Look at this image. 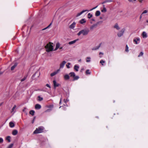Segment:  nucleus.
I'll list each match as a JSON object with an SVG mask.
<instances>
[{
  "label": "nucleus",
  "instance_id": "dca6fc26",
  "mask_svg": "<svg viewBox=\"0 0 148 148\" xmlns=\"http://www.w3.org/2000/svg\"><path fill=\"white\" fill-rule=\"evenodd\" d=\"M142 36L143 38H146L147 37V34L145 32H143L142 33Z\"/></svg>",
  "mask_w": 148,
  "mask_h": 148
},
{
  "label": "nucleus",
  "instance_id": "6e6552de",
  "mask_svg": "<svg viewBox=\"0 0 148 148\" xmlns=\"http://www.w3.org/2000/svg\"><path fill=\"white\" fill-rule=\"evenodd\" d=\"M53 86L55 88L56 87L59 86L60 85V84L58 83H57L56 80H54L53 81Z\"/></svg>",
  "mask_w": 148,
  "mask_h": 148
},
{
  "label": "nucleus",
  "instance_id": "412c9836",
  "mask_svg": "<svg viewBox=\"0 0 148 148\" xmlns=\"http://www.w3.org/2000/svg\"><path fill=\"white\" fill-rule=\"evenodd\" d=\"M18 133V131L16 130H14L12 132V134L13 135H16Z\"/></svg>",
  "mask_w": 148,
  "mask_h": 148
},
{
  "label": "nucleus",
  "instance_id": "393cba45",
  "mask_svg": "<svg viewBox=\"0 0 148 148\" xmlns=\"http://www.w3.org/2000/svg\"><path fill=\"white\" fill-rule=\"evenodd\" d=\"M79 68V66L77 65H75L74 66V69L76 71H78Z\"/></svg>",
  "mask_w": 148,
  "mask_h": 148
},
{
  "label": "nucleus",
  "instance_id": "a211bd4d",
  "mask_svg": "<svg viewBox=\"0 0 148 148\" xmlns=\"http://www.w3.org/2000/svg\"><path fill=\"white\" fill-rule=\"evenodd\" d=\"M100 46H101V44H100L99 46L92 48V50H96L98 49L100 47Z\"/></svg>",
  "mask_w": 148,
  "mask_h": 148
},
{
  "label": "nucleus",
  "instance_id": "8fccbe9b",
  "mask_svg": "<svg viewBox=\"0 0 148 148\" xmlns=\"http://www.w3.org/2000/svg\"><path fill=\"white\" fill-rule=\"evenodd\" d=\"M129 2H133L136 1V0H128Z\"/></svg>",
  "mask_w": 148,
  "mask_h": 148
},
{
  "label": "nucleus",
  "instance_id": "f257e3e1",
  "mask_svg": "<svg viewBox=\"0 0 148 148\" xmlns=\"http://www.w3.org/2000/svg\"><path fill=\"white\" fill-rule=\"evenodd\" d=\"M89 32V30L88 28L85 29L80 31L77 34L78 36H79L81 34L83 36L87 35Z\"/></svg>",
  "mask_w": 148,
  "mask_h": 148
},
{
  "label": "nucleus",
  "instance_id": "e433bc0d",
  "mask_svg": "<svg viewBox=\"0 0 148 148\" xmlns=\"http://www.w3.org/2000/svg\"><path fill=\"white\" fill-rule=\"evenodd\" d=\"M86 74H90L91 72L90 71V70L89 69H87L86 70Z\"/></svg>",
  "mask_w": 148,
  "mask_h": 148
},
{
  "label": "nucleus",
  "instance_id": "9d476101",
  "mask_svg": "<svg viewBox=\"0 0 148 148\" xmlns=\"http://www.w3.org/2000/svg\"><path fill=\"white\" fill-rule=\"evenodd\" d=\"M66 63V62L65 61H62L60 64V69L63 68Z\"/></svg>",
  "mask_w": 148,
  "mask_h": 148
},
{
  "label": "nucleus",
  "instance_id": "09e8293b",
  "mask_svg": "<svg viewBox=\"0 0 148 148\" xmlns=\"http://www.w3.org/2000/svg\"><path fill=\"white\" fill-rule=\"evenodd\" d=\"M69 101V100L67 99H64V101L65 103H66V102H68Z\"/></svg>",
  "mask_w": 148,
  "mask_h": 148
},
{
  "label": "nucleus",
  "instance_id": "a878e982",
  "mask_svg": "<svg viewBox=\"0 0 148 148\" xmlns=\"http://www.w3.org/2000/svg\"><path fill=\"white\" fill-rule=\"evenodd\" d=\"M23 111L26 114H27V108L26 107H24L23 110Z\"/></svg>",
  "mask_w": 148,
  "mask_h": 148
},
{
  "label": "nucleus",
  "instance_id": "338daca9",
  "mask_svg": "<svg viewBox=\"0 0 148 148\" xmlns=\"http://www.w3.org/2000/svg\"><path fill=\"white\" fill-rule=\"evenodd\" d=\"M146 22H147L148 23V20H147Z\"/></svg>",
  "mask_w": 148,
  "mask_h": 148
},
{
  "label": "nucleus",
  "instance_id": "680f3d73",
  "mask_svg": "<svg viewBox=\"0 0 148 148\" xmlns=\"http://www.w3.org/2000/svg\"><path fill=\"white\" fill-rule=\"evenodd\" d=\"M84 70V69L83 68L82 69H81V72H82V71L83 70Z\"/></svg>",
  "mask_w": 148,
  "mask_h": 148
},
{
  "label": "nucleus",
  "instance_id": "5701e85b",
  "mask_svg": "<svg viewBox=\"0 0 148 148\" xmlns=\"http://www.w3.org/2000/svg\"><path fill=\"white\" fill-rule=\"evenodd\" d=\"M17 65V63H15L12 66L11 68V70L12 71L14 69L16 66Z\"/></svg>",
  "mask_w": 148,
  "mask_h": 148
},
{
  "label": "nucleus",
  "instance_id": "b1692460",
  "mask_svg": "<svg viewBox=\"0 0 148 148\" xmlns=\"http://www.w3.org/2000/svg\"><path fill=\"white\" fill-rule=\"evenodd\" d=\"M114 28H116L117 30H119L120 29L117 23H116L114 26Z\"/></svg>",
  "mask_w": 148,
  "mask_h": 148
},
{
  "label": "nucleus",
  "instance_id": "de8ad7c7",
  "mask_svg": "<svg viewBox=\"0 0 148 148\" xmlns=\"http://www.w3.org/2000/svg\"><path fill=\"white\" fill-rule=\"evenodd\" d=\"M16 106L15 105L14 106V107H13L12 108V112L14 111V110L15 108H16Z\"/></svg>",
  "mask_w": 148,
  "mask_h": 148
},
{
  "label": "nucleus",
  "instance_id": "4c0bfd02",
  "mask_svg": "<svg viewBox=\"0 0 148 148\" xmlns=\"http://www.w3.org/2000/svg\"><path fill=\"white\" fill-rule=\"evenodd\" d=\"M52 110L51 109H47V110H46L45 111V112H50Z\"/></svg>",
  "mask_w": 148,
  "mask_h": 148
},
{
  "label": "nucleus",
  "instance_id": "39448f33",
  "mask_svg": "<svg viewBox=\"0 0 148 148\" xmlns=\"http://www.w3.org/2000/svg\"><path fill=\"white\" fill-rule=\"evenodd\" d=\"M125 29H122L121 31H120L117 34L118 36L119 37H121L122 36L124 32Z\"/></svg>",
  "mask_w": 148,
  "mask_h": 148
},
{
  "label": "nucleus",
  "instance_id": "4d7b16f0",
  "mask_svg": "<svg viewBox=\"0 0 148 148\" xmlns=\"http://www.w3.org/2000/svg\"><path fill=\"white\" fill-rule=\"evenodd\" d=\"M61 99H60V101L59 102V104H60L61 103Z\"/></svg>",
  "mask_w": 148,
  "mask_h": 148
},
{
  "label": "nucleus",
  "instance_id": "774afa93",
  "mask_svg": "<svg viewBox=\"0 0 148 148\" xmlns=\"http://www.w3.org/2000/svg\"><path fill=\"white\" fill-rule=\"evenodd\" d=\"M35 74H34L33 75V76H35Z\"/></svg>",
  "mask_w": 148,
  "mask_h": 148
},
{
  "label": "nucleus",
  "instance_id": "423d86ee",
  "mask_svg": "<svg viewBox=\"0 0 148 148\" xmlns=\"http://www.w3.org/2000/svg\"><path fill=\"white\" fill-rule=\"evenodd\" d=\"M99 22H97L96 23L92 25H91L90 27V29L91 30H92L94 28L96 27L97 25L99 24Z\"/></svg>",
  "mask_w": 148,
  "mask_h": 148
},
{
  "label": "nucleus",
  "instance_id": "473e14b6",
  "mask_svg": "<svg viewBox=\"0 0 148 148\" xmlns=\"http://www.w3.org/2000/svg\"><path fill=\"white\" fill-rule=\"evenodd\" d=\"M105 63V61L102 60H101L100 61V63H101L102 66L103 65V63Z\"/></svg>",
  "mask_w": 148,
  "mask_h": 148
},
{
  "label": "nucleus",
  "instance_id": "f03ea898",
  "mask_svg": "<svg viewBox=\"0 0 148 148\" xmlns=\"http://www.w3.org/2000/svg\"><path fill=\"white\" fill-rule=\"evenodd\" d=\"M52 44H53V43L49 42L45 46V48L46 49V51L47 52H49L53 50V46L52 45Z\"/></svg>",
  "mask_w": 148,
  "mask_h": 148
},
{
  "label": "nucleus",
  "instance_id": "f8f14e48",
  "mask_svg": "<svg viewBox=\"0 0 148 148\" xmlns=\"http://www.w3.org/2000/svg\"><path fill=\"white\" fill-rule=\"evenodd\" d=\"M41 106L38 104H36L35 106V108L36 109H39L41 108Z\"/></svg>",
  "mask_w": 148,
  "mask_h": 148
},
{
  "label": "nucleus",
  "instance_id": "5fc2aeb1",
  "mask_svg": "<svg viewBox=\"0 0 148 148\" xmlns=\"http://www.w3.org/2000/svg\"><path fill=\"white\" fill-rule=\"evenodd\" d=\"M142 15V14H141V15H140V19H141V18H142V15Z\"/></svg>",
  "mask_w": 148,
  "mask_h": 148
},
{
  "label": "nucleus",
  "instance_id": "7c9ffc66",
  "mask_svg": "<svg viewBox=\"0 0 148 148\" xmlns=\"http://www.w3.org/2000/svg\"><path fill=\"white\" fill-rule=\"evenodd\" d=\"M35 113V111L33 110H31L29 112V114L32 115H34Z\"/></svg>",
  "mask_w": 148,
  "mask_h": 148
},
{
  "label": "nucleus",
  "instance_id": "79ce46f5",
  "mask_svg": "<svg viewBox=\"0 0 148 148\" xmlns=\"http://www.w3.org/2000/svg\"><path fill=\"white\" fill-rule=\"evenodd\" d=\"M3 141V140L2 138H0V144L2 143Z\"/></svg>",
  "mask_w": 148,
  "mask_h": 148
},
{
  "label": "nucleus",
  "instance_id": "20e7f679",
  "mask_svg": "<svg viewBox=\"0 0 148 148\" xmlns=\"http://www.w3.org/2000/svg\"><path fill=\"white\" fill-rule=\"evenodd\" d=\"M70 77L73 78V81L77 80L79 78L78 76H76L74 72H71L69 74Z\"/></svg>",
  "mask_w": 148,
  "mask_h": 148
},
{
  "label": "nucleus",
  "instance_id": "f3484780",
  "mask_svg": "<svg viewBox=\"0 0 148 148\" xmlns=\"http://www.w3.org/2000/svg\"><path fill=\"white\" fill-rule=\"evenodd\" d=\"M9 125V126L11 127H13L15 125L14 123L12 122H10Z\"/></svg>",
  "mask_w": 148,
  "mask_h": 148
},
{
  "label": "nucleus",
  "instance_id": "0eeeda50",
  "mask_svg": "<svg viewBox=\"0 0 148 148\" xmlns=\"http://www.w3.org/2000/svg\"><path fill=\"white\" fill-rule=\"evenodd\" d=\"M140 41V39L139 38H136L134 39L133 42L136 44H138Z\"/></svg>",
  "mask_w": 148,
  "mask_h": 148
},
{
  "label": "nucleus",
  "instance_id": "1a4fd4ad",
  "mask_svg": "<svg viewBox=\"0 0 148 148\" xmlns=\"http://www.w3.org/2000/svg\"><path fill=\"white\" fill-rule=\"evenodd\" d=\"M88 11H89V10H83L82 11H81L80 12L78 13L77 14L76 16V17H78V16H80L84 12H88Z\"/></svg>",
  "mask_w": 148,
  "mask_h": 148
},
{
  "label": "nucleus",
  "instance_id": "bf43d9fd",
  "mask_svg": "<svg viewBox=\"0 0 148 148\" xmlns=\"http://www.w3.org/2000/svg\"><path fill=\"white\" fill-rule=\"evenodd\" d=\"M3 72H1V71H0V75L1 74H2V73H3Z\"/></svg>",
  "mask_w": 148,
  "mask_h": 148
},
{
  "label": "nucleus",
  "instance_id": "bb28decb",
  "mask_svg": "<svg viewBox=\"0 0 148 148\" xmlns=\"http://www.w3.org/2000/svg\"><path fill=\"white\" fill-rule=\"evenodd\" d=\"M100 14V12L99 11H97L95 12V15L96 16H98Z\"/></svg>",
  "mask_w": 148,
  "mask_h": 148
},
{
  "label": "nucleus",
  "instance_id": "cd10ccee",
  "mask_svg": "<svg viewBox=\"0 0 148 148\" xmlns=\"http://www.w3.org/2000/svg\"><path fill=\"white\" fill-rule=\"evenodd\" d=\"M91 58L90 57H87L86 59V61L87 62H90V61Z\"/></svg>",
  "mask_w": 148,
  "mask_h": 148
},
{
  "label": "nucleus",
  "instance_id": "ddd939ff",
  "mask_svg": "<svg viewBox=\"0 0 148 148\" xmlns=\"http://www.w3.org/2000/svg\"><path fill=\"white\" fill-rule=\"evenodd\" d=\"M79 40L78 39H76L75 40H74L73 41H70L69 42V45H71L75 43L76 41H78Z\"/></svg>",
  "mask_w": 148,
  "mask_h": 148
},
{
  "label": "nucleus",
  "instance_id": "6e6d98bb",
  "mask_svg": "<svg viewBox=\"0 0 148 148\" xmlns=\"http://www.w3.org/2000/svg\"><path fill=\"white\" fill-rule=\"evenodd\" d=\"M91 21H95V19L94 18H92L91 19Z\"/></svg>",
  "mask_w": 148,
  "mask_h": 148
},
{
  "label": "nucleus",
  "instance_id": "0e129e2a",
  "mask_svg": "<svg viewBox=\"0 0 148 148\" xmlns=\"http://www.w3.org/2000/svg\"><path fill=\"white\" fill-rule=\"evenodd\" d=\"M100 19H102V17H100Z\"/></svg>",
  "mask_w": 148,
  "mask_h": 148
},
{
  "label": "nucleus",
  "instance_id": "a19ab883",
  "mask_svg": "<svg viewBox=\"0 0 148 148\" xmlns=\"http://www.w3.org/2000/svg\"><path fill=\"white\" fill-rule=\"evenodd\" d=\"M38 100L39 101H42L43 99L42 97H40V96H38Z\"/></svg>",
  "mask_w": 148,
  "mask_h": 148
},
{
  "label": "nucleus",
  "instance_id": "6ab92c4d",
  "mask_svg": "<svg viewBox=\"0 0 148 148\" xmlns=\"http://www.w3.org/2000/svg\"><path fill=\"white\" fill-rule=\"evenodd\" d=\"M64 78L65 80H67L69 79L70 77L68 75L66 74L64 75Z\"/></svg>",
  "mask_w": 148,
  "mask_h": 148
},
{
  "label": "nucleus",
  "instance_id": "13d9d810",
  "mask_svg": "<svg viewBox=\"0 0 148 148\" xmlns=\"http://www.w3.org/2000/svg\"><path fill=\"white\" fill-rule=\"evenodd\" d=\"M43 10H43V9H42V10H40V12H43Z\"/></svg>",
  "mask_w": 148,
  "mask_h": 148
},
{
  "label": "nucleus",
  "instance_id": "f704fd0d",
  "mask_svg": "<svg viewBox=\"0 0 148 148\" xmlns=\"http://www.w3.org/2000/svg\"><path fill=\"white\" fill-rule=\"evenodd\" d=\"M14 145L13 143H12L10 144L7 147V148H12Z\"/></svg>",
  "mask_w": 148,
  "mask_h": 148
},
{
  "label": "nucleus",
  "instance_id": "69168bd1",
  "mask_svg": "<svg viewBox=\"0 0 148 148\" xmlns=\"http://www.w3.org/2000/svg\"><path fill=\"white\" fill-rule=\"evenodd\" d=\"M103 7H105V5H103Z\"/></svg>",
  "mask_w": 148,
  "mask_h": 148
},
{
  "label": "nucleus",
  "instance_id": "4be33fe9",
  "mask_svg": "<svg viewBox=\"0 0 148 148\" xmlns=\"http://www.w3.org/2000/svg\"><path fill=\"white\" fill-rule=\"evenodd\" d=\"M113 1L111 0H106L103 2H102L101 3L102 4H103L104 3H106L107 2H111Z\"/></svg>",
  "mask_w": 148,
  "mask_h": 148
},
{
  "label": "nucleus",
  "instance_id": "3c124183",
  "mask_svg": "<svg viewBox=\"0 0 148 148\" xmlns=\"http://www.w3.org/2000/svg\"><path fill=\"white\" fill-rule=\"evenodd\" d=\"M97 7V6H96V7H94V8H93L92 9H91L90 10V11H92V10L95 9Z\"/></svg>",
  "mask_w": 148,
  "mask_h": 148
},
{
  "label": "nucleus",
  "instance_id": "ea45409f",
  "mask_svg": "<svg viewBox=\"0 0 148 148\" xmlns=\"http://www.w3.org/2000/svg\"><path fill=\"white\" fill-rule=\"evenodd\" d=\"M70 63L69 62L66 64V66L67 68L69 69L70 68V67L69 66V65H70Z\"/></svg>",
  "mask_w": 148,
  "mask_h": 148
},
{
  "label": "nucleus",
  "instance_id": "4468645a",
  "mask_svg": "<svg viewBox=\"0 0 148 148\" xmlns=\"http://www.w3.org/2000/svg\"><path fill=\"white\" fill-rule=\"evenodd\" d=\"M75 22H73L69 26V27L71 29H73L75 27Z\"/></svg>",
  "mask_w": 148,
  "mask_h": 148
},
{
  "label": "nucleus",
  "instance_id": "e2e57ef3",
  "mask_svg": "<svg viewBox=\"0 0 148 148\" xmlns=\"http://www.w3.org/2000/svg\"><path fill=\"white\" fill-rule=\"evenodd\" d=\"M81 59H80L79 60V62H81Z\"/></svg>",
  "mask_w": 148,
  "mask_h": 148
},
{
  "label": "nucleus",
  "instance_id": "c9c22d12",
  "mask_svg": "<svg viewBox=\"0 0 148 148\" xmlns=\"http://www.w3.org/2000/svg\"><path fill=\"white\" fill-rule=\"evenodd\" d=\"M88 18H91L92 16V14H91L90 13H89L88 14Z\"/></svg>",
  "mask_w": 148,
  "mask_h": 148
},
{
  "label": "nucleus",
  "instance_id": "603ef678",
  "mask_svg": "<svg viewBox=\"0 0 148 148\" xmlns=\"http://www.w3.org/2000/svg\"><path fill=\"white\" fill-rule=\"evenodd\" d=\"M46 86L47 87L50 88V85H49V84H46Z\"/></svg>",
  "mask_w": 148,
  "mask_h": 148
},
{
  "label": "nucleus",
  "instance_id": "c85d7f7f",
  "mask_svg": "<svg viewBox=\"0 0 148 148\" xmlns=\"http://www.w3.org/2000/svg\"><path fill=\"white\" fill-rule=\"evenodd\" d=\"M107 11V10L105 7H104L103 9L101 10V12H106Z\"/></svg>",
  "mask_w": 148,
  "mask_h": 148
},
{
  "label": "nucleus",
  "instance_id": "72a5a7b5",
  "mask_svg": "<svg viewBox=\"0 0 148 148\" xmlns=\"http://www.w3.org/2000/svg\"><path fill=\"white\" fill-rule=\"evenodd\" d=\"M47 107L49 108H53V104L47 106Z\"/></svg>",
  "mask_w": 148,
  "mask_h": 148
},
{
  "label": "nucleus",
  "instance_id": "49530a36",
  "mask_svg": "<svg viewBox=\"0 0 148 148\" xmlns=\"http://www.w3.org/2000/svg\"><path fill=\"white\" fill-rule=\"evenodd\" d=\"M101 54H102V55H103V53H102V52H99V55H100L99 56V57L100 58H101L102 57V56H101Z\"/></svg>",
  "mask_w": 148,
  "mask_h": 148
},
{
  "label": "nucleus",
  "instance_id": "864d4df0",
  "mask_svg": "<svg viewBox=\"0 0 148 148\" xmlns=\"http://www.w3.org/2000/svg\"><path fill=\"white\" fill-rule=\"evenodd\" d=\"M35 117H34V119H33V120L32 121V123H34V120H35Z\"/></svg>",
  "mask_w": 148,
  "mask_h": 148
},
{
  "label": "nucleus",
  "instance_id": "c03bdc74",
  "mask_svg": "<svg viewBox=\"0 0 148 148\" xmlns=\"http://www.w3.org/2000/svg\"><path fill=\"white\" fill-rule=\"evenodd\" d=\"M143 53L142 52H140V53L138 55V57H140L141 56H142L143 55Z\"/></svg>",
  "mask_w": 148,
  "mask_h": 148
},
{
  "label": "nucleus",
  "instance_id": "37998d69",
  "mask_svg": "<svg viewBox=\"0 0 148 148\" xmlns=\"http://www.w3.org/2000/svg\"><path fill=\"white\" fill-rule=\"evenodd\" d=\"M148 12V11L147 10H145L142 13V15H143L144 14H146Z\"/></svg>",
  "mask_w": 148,
  "mask_h": 148
},
{
  "label": "nucleus",
  "instance_id": "a18cd8bd",
  "mask_svg": "<svg viewBox=\"0 0 148 148\" xmlns=\"http://www.w3.org/2000/svg\"><path fill=\"white\" fill-rule=\"evenodd\" d=\"M26 77H27V76H25L23 79H22L21 80V81L23 82V81H24L26 79Z\"/></svg>",
  "mask_w": 148,
  "mask_h": 148
},
{
  "label": "nucleus",
  "instance_id": "2f4dec72",
  "mask_svg": "<svg viewBox=\"0 0 148 148\" xmlns=\"http://www.w3.org/2000/svg\"><path fill=\"white\" fill-rule=\"evenodd\" d=\"M51 24H52L51 23H50L49 24V25L47 27L42 29V30H44L47 29V28H49L51 26Z\"/></svg>",
  "mask_w": 148,
  "mask_h": 148
},
{
  "label": "nucleus",
  "instance_id": "2eb2a0df",
  "mask_svg": "<svg viewBox=\"0 0 148 148\" xmlns=\"http://www.w3.org/2000/svg\"><path fill=\"white\" fill-rule=\"evenodd\" d=\"M60 46V44L59 42H57L56 44V47L54 49V51L56 50L58 48H59Z\"/></svg>",
  "mask_w": 148,
  "mask_h": 148
},
{
  "label": "nucleus",
  "instance_id": "58836bf2",
  "mask_svg": "<svg viewBox=\"0 0 148 148\" xmlns=\"http://www.w3.org/2000/svg\"><path fill=\"white\" fill-rule=\"evenodd\" d=\"M125 51L127 52H128L129 51L128 47L127 45H126V46Z\"/></svg>",
  "mask_w": 148,
  "mask_h": 148
},
{
  "label": "nucleus",
  "instance_id": "aec40b11",
  "mask_svg": "<svg viewBox=\"0 0 148 148\" xmlns=\"http://www.w3.org/2000/svg\"><path fill=\"white\" fill-rule=\"evenodd\" d=\"M86 22V21L84 18L82 19L79 21V23L81 24H83Z\"/></svg>",
  "mask_w": 148,
  "mask_h": 148
},
{
  "label": "nucleus",
  "instance_id": "052dcab7",
  "mask_svg": "<svg viewBox=\"0 0 148 148\" xmlns=\"http://www.w3.org/2000/svg\"><path fill=\"white\" fill-rule=\"evenodd\" d=\"M63 48V47H61L60 48V49H62Z\"/></svg>",
  "mask_w": 148,
  "mask_h": 148
},
{
  "label": "nucleus",
  "instance_id": "7ed1b4c3",
  "mask_svg": "<svg viewBox=\"0 0 148 148\" xmlns=\"http://www.w3.org/2000/svg\"><path fill=\"white\" fill-rule=\"evenodd\" d=\"M44 128L42 126H40L38 128H36V130L34 132V134H37L43 132Z\"/></svg>",
  "mask_w": 148,
  "mask_h": 148
},
{
  "label": "nucleus",
  "instance_id": "c756f323",
  "mask_svg": "<svg viewBox=\"0 0 148 148\" xmlns=\"http://www.w3.org/2000/svg\"><path fill=\"white\" fill-rule=\"evenodd\" d=\"M10 137L9 136H7L6 138V140H7L9 143L10 142Z\"/></svg>",
  "mask_w": 148,
  "mask_h": 148
},
{
  "label": "nucleus",
  "instance_id": "9b49d317",
  "mask_svg": "<svg viewBox=\"0 0 148 148\" xmlns=\"http://www.w3.org/2000/svg\"><path fill=\"white\" fill-rule=\"evenodd\" d=\"M60 71V69H59L57 70L56 71H55L54 72L52 73L50 75L51 77H53L59 71Z\"/></svg>",
  "mask_w": 148,
  "mask_h": 148
}]
</instances>
